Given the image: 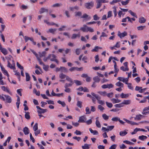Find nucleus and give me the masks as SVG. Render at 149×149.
Here are the masks:
<instances>
[{
	"label": "nucleus",
	"mask_w": 149,
	"mask_h": 149,
	"mask_svg": "<svg viewBox=\"0 0 149 149\" xmlns=\"http://www.w3.org/2000/svg\"><path fill=\"white\" fill-rule=\"evenodd\" d=\"M80 30L84 32H87L89 31L91 32H94V29L91 27H88L86 24L83 25V27L80 28Z\"/></svg>",
	"instance_id": "obj_1"
},
{
	"label": "nucleus",
	"mask_w": 149,
	"mask_h": 149,
	"mask_svg": "<svg viewBox=\"0 0 149 149\" xmlns=\"http://www.w3.org/2000/svg\"><path fill=\"white\" fill-rule=\"evenodd\" d=\"M56 58V56L53 54H49L47 57V58L48 59H50L51 61H55L58 64L59 61Z\"/></svg>",
	"instance_id": "obj_2"
},
{
	"label": "nucleus",
	"mask_w": 149,
	"mask_h": 149,
	"mask_svg": "<svg viewBox=\"0 0 149 149\" xmlns=\"http://www.w3.org/2000/svg\"><path fill=\"white\" fill-rule=\"evenodd\" d=\"M96 2L97 3L96 8L98 9L101 6L102 3H107L109 2V1L106 0H96Z\"/></svg>",
	"instance_id": "obj_3"
},
{
	"label": "nucleus",
	"mask_w": 149,
	"mask_h": 149,
	"mask_svg": "<svg viewBox=\"0 0 149 149\" xmlns=\"http://www.w3.org/2000/svg\"><path fill=\"white\" fill-rule=\"evenodd\" d=\"M94 5V3L92 1L90 2L86 3H85V8L88 9H91L93 7Z\"/></svg>",
	"instance_id": "obj_4"
},
{
	"label": "nucleus",
	"mask_w": 149,
	"mask_h": 149,
	"mask_svg": "<svg viewBox=\"0 0 149 149\" xmlns=\"http://www.w3.org/2000/svg\"><path fill=\"white\" fill-rule=\"evenodd\" d=\"M86 118L85 116H80L78 120L79 123H84L86 122Z\"/></svg>",
	"instance_id": "obj_5"
},
{
	"label": "nucleus",
	"mask_w": 149,
	"mask_h": 149,
	"mask_svg": "<svg viewBox=\"0 0 149 149\" xmlns=\"http://www.w3.org/2000/svg\"><path fill=\"white\" fill-rule=\"evenodd\" d=\"M127 33L126 31H124L122 33H120V32L119 31L118 34V36L121 38L127 36Z\"/></svg>",
	"instance_id": "obj_6"
},
{
	"label": "nucleus",
	"mask_w": 149,
	"mask_h": 149,
	"mask_svg": "<svg viewBox=\"0 0 149 149\" xmlns=\"http://www.w3.org/2000/svg\"><path fill=\"white\" fill-rule=\"evenodd\" d=\"M6 97V101L7 103H10L12 102L11 98L10 96L8 95H3Z\"/></svg>",
	"instance_id": "obj_7"
},
{
	"label": "nucleus",
	"mask_w": 149,
	"mask_h": 149,
	"mask_svg": "<svg viewBox=\"0 0 149 149\" xmlns=\"http://www.w3.org/2000/svg\"><path fill=\"white\" fill-rule=\"evenodd\" d=\"M8 65H7V67L10 68L11 69H13V70H15V63H14V65H12L10 63L9 61H8Z\"/></svg>",
	"instance_id": "obj_8"
},
{
	"label": "nucleus",
	"mask_w": 149,
	"mask_h": 149,
	"mask_svg": "<svg viewBox=\"0 0 149 149\" xmlns=\"http://www.w3.org/2000/svg\"><path fill=\"white\" fill-rule=\"evenodd\" d=\"M146 21V19L143 17H141L139 19V22L140 24L144 23Z\"/></svg>",
	"instance_id": "obj_9"
},
{
	"label": "nucleus",
	"mask_w": 149,
	"mask_h": 149,
	"mask_svg": "<svg viewBox=\"0 0 149 149\" xmlns=\"http://www.w3.org/2000/svg\"><path fill=\"white\" fill-rule=\"evenodd\" d=\"M23 131L25 135L28 134L29 133V128L26 127H25L24 128Z\"/></svg>",
	"instance_id": "obj_10"
},
{
	"label": "nucleus",
	"mask_w": 149,
	"mask_h": 149,
	"mask_svg": "<svg viewBox=\"0 0 149 149\" xmlns=\"http://www.w3.org/2000/svg\"><path fill=\"white\" fill-rule=\"evenodd\" d=\"M89 130L91 133L93 134L94 135H98L99 133L98 131L96 130H93L91 128L89 129Z\"/></svg>",
	"instance_id": "obj_11"
},
{
	"label": "nucleus",
	"mask_w": 149,
	"mask_h": 149,
	"mask_svg": "<svg viewBox=\"0 0 149 149\" xmlns=\"http://www.w3.org/2000/svg\"><path fill=\"white\" fill-rule=\"evenodd\" d=\"M81 18L87 19L90 20L91 19V17L87 15L86 13H84L83 15L81 17Z\"/></svg>",
	"instance_id": "obj_12"
},
{
	"label": "nucleus",
	"mask_w": 149,
	"mask_h": 149,
	"mask_svg": "<svg viewBox=\"0 0 149 149\" xmlns=\"http://www.w3.org/2000/svg\"><path fill=\"white\" fill-rule=\"evenodd\" d=\"M48 10L47 9H45L44 8H40L39 12L40 14L42 13L45 12H48Z\"/></svg>",
	"instance_id": "obj_13"
},
{
	"label": "nucleus",
	"mask_w": 149,
	"mask_h": 149,
	"mask_svg": "<svg viewBox=\"0 0 149 149\" xmlns=\"http://www.w3.org/2000/svg\"><path fill=\"white\" fill-rule=\"evenodd\" d=\"M120 97L122 98H127L129 96L128 94H124L123 93H122L120 95Z\"/></svg>",
	"instance_id": "obj_14"
},
{
	"label": "nucleus",
	"mask_w": 149,
	"mask_h": 149,
	"mask_svg": "<svg viewBox=\"0 0 149 149\" xmlns=\"http://www.w3.org/2000/svg\"><path fill=\"white\" fill-rule=\"evenodd\" d=\"M131 102V101L130 100H124L122 103L123 105L124 104L128 105L130 104Z\"/></svg>",
	"instance_id": "obj_15"
},
{
	"label": "nucleus",
	"mask_w": 149,
	"mask_h": 149,
	"mask_svg": "<svg viewBox=\"0 0 149 149\" xmlns=\"http://www.w3.org/2000/svg\"><path fill=\"white\" fill-rule=\"evenodd\" d=\"M93 80L94 82L98 83L100 81V79L98 76H96L93 78Z\"/></svg>",
	"instance_id": "obj_16"
},
{
	"label": "nucleus",
	"mask_w": 149,
	"mask_h": 149,
	"mask_svg": "<svg viewBox=\"0 0 149 149\" xmlns=\"http://www.w3.org/2000/svg\"><path fill=\"white\" fill-rule=\"evenodd\" d=\"M47 111V109H44L42 108L41 110H38L37 111V112L38 114H41L44 113H45Z\"/></svg>",
	"instance_id": "obj_17"
},
{
	"label": "nucleus",
	"mask_w": 149,
	"mask_h": 149,
	"mask_svg": "<svg viewBox=\"0 0 149 149\" xmlns=\"http://www.w3.org/2000/svg\"><path fill=\"white\" fill-rule=\"evenodd\" d=\"M144 116L141 114L137 115H136V117L135 118V119L138 120L141 119V117H143Z\"/></svg>",
	"instance_id": "obj_18"
},
{
	"label": "nucleus",
	"mask_w": 149,
	"mask_h": 149,
	"mask_svg": "<svg viewBox=\"0 0 149 149\" xmlns=\"http://www.w3.org/2000/svg\"><path fill=\"white\" fill-rule=\"evenodd\" d=\"M25 118L27 119H29L30 118V116L29 115L30 113L29 112H25Z\"/></svg>",
	"instance_id": "obj_19"
},
{
	"label": "nucleus",
	"mask_w": 149,
	"mask_h": 149,
	"mask_svg": "<svg viewBox=\"0 0 149 149\" xmlns=\"http://www.w3.org/2000/svg\"><path fill=\"white\" fill-rule=\"evenodd\" d=\"M25 42H26L29 40H30L31 41V40H33V38L32 37L30 38L28 36H25L24 37Z\"/></svg>",
	"instance_id": "obj_20"
},
{
	"label": "nucleus",
	"mask_w": 149,
	"mask_h": 149,
	"mask_svg": "<svg viewBox=\"0 0 149 149\" xmlns=\"http://www.w3.org/2000/svg\"><path fill=\"white\" fill-rule=\"evenodd\" d=\"M0 50L4 55H6L8 54L7 51L5 48H2Z\"/></svg>",
	"instance_id": "obj_21"
},
{
	"label": "nucleus",
	"mask_w": 149,
	"mask_h": 149,
	"mask_svg": "<svg viewBox=\"0 0 149 149\" xmlns=\"http://www.w3.org/2000/svg\"><path fill=\"white\" fill-rule=\"evenodd\" d=\"M111 100L112 101V102L113 104L119 103L121 102V100H118V99H116L114 98H112L111 99Z\"/></svg>",
	"instance_id": "obj_22"
},
{
	"label": "nucleus",
	"mask_w": 149,
	"mask_h": 149,
	"mask_svg": "<svg viewBox=\"0 0 149 149\" xmlns=\"http://www.w3.org/2000/svg\"><path fill=\"white\" fill-rule=\"evenodd\" d=\"M118 79L120 81L123 82H125V84H126V80L125 78L121 77H119L118 78Z\"/></svg>",
	"instance_id": "obj_23"
},
{
	"label": "nucleus",
	"mask_w": 149,
	"mask_h": 149,
	"mask_svg": "<svg viewBox=\"0 0 149 149\" xmlns=\"http://www.w3.org/2000/svg\"><path fill=\"white\" fill-rule=\"evenodd\" d=\"M99 49H102V48L100 47H99L97 46H95L94 48L93 49L91 50V52H97L98 51Z\"/></svg>",
	"instance_id": "obj_24"
},
{
	"label": "nucleus",
	"mask_w": 149,
	"mask_h": 149,
	"mask_svg": "<svg viewBox=\"0 0 149 149\" xmlns=\"http://www.w3.org/2000/svg\"><path fill=\"white\" fill-rule=\"evenodd\" d=\"M89 146L90 145L86 143L84 144V146H82V148L83 149H89L90 148Z\"/></svg>",
	"instance_id": "obj_25"
},
{
	"label": "nucleus",
	"mask_w": 149,
	"mask_h": 149,
	"mask_svg": "<svg viewBox=\"0 0 149 149\" xmlns=\"http://www.w3.org/2000/svg\"><path fill=\"white\" fill-rule=\"evenodd\" d=\"M74 81L77 86H80L82 84V83L81 81L79 80H74Z\"/></svg>",
	"instance_id": "obj_26"
},
{
	"label": "nucleus",
	"mask_w": 149,
	"mask_h": 149,
	"mask_svg": "<svg viewBox=\"0 0 149 149\" xmlns=\"http://www.w3.org/2000/svg\"><path fill=\"white\" fill-rule=\"evenodd\" d=\"M26 76V81H29L30 80V77L29 74L27 73H25Z\"/></svg>",
	"instance_id": "obj_27"
},
{
	"label": "nucleus",
	"mask_w": 149,
	"mask_h": 149,
	"mask_svg": "<svg viewBox=\"0 0 149 149\" xmlns=\"http://www.w3.org/2000/svg\"><path fill=\"white\" fill-rule=\"evenodd\" d=\"M116 85L117 86H118V87H123L124 86V84L123 83H122L121 82L118 81L116 83Z\"/></svg>",
	"instance_id": "obj_28"
},
{
	"label": "nucleus",
	"mask_w": 149,
	"mask_h": 149,
	"mask_svg": "<svg viewBox=\"0 0 149 149\" xmlns=\"http://www.w3.org/2000/svg\"><path fill=\"white\" fill-rule=\"evenodd\" d=\"M147 138V137L146 136L143 135L140 136L139 137V139L142 141L144 140L145 139H146Z\"/></svg>",
	"instance_id": "obj_29"
},
{
	"label": "nucleus",
	"mask_w": 149,
	"mask_h": 149,
	"mask_svg": "<svg viewBox=\"0 0 149 149\" xmlns=\"http://www.w3.org/2000/svg\"><path fill=\"white\" fill-rule=\"evenodd\" d=\"M114 107L116 108H120L123 107L124 105L123 104L122 102L119 104H116L114 105Z\"/></svg>",
	"instance_id": "obj_30"
},
{
	"label": "nucleus",
	"mask_w": 149,
	"mask_h": 149,
	"mask_svg": "<svg viewBox=\"0 0 149 149\" xmlns=\"http://www.w3.org/2000/svg\"><path fill=\"white\" fill-rule=\"evenodd\" d=\"M126 84L127 85L128 88L132 90H133V87L132 86V84L131 83H128L127 82L126 83Z\"/></svg>",
	"instance_id": "obj_31"
},
{
	"label": "nucleus",
	"mask_w": 149,
	"mask_h": 149,
	"mask_svg": "<svg viewBox=\"0 0 149 149\" xmlns=\"http://www.w3.org/2000/svg\"><path fill=\"white\" fill-rule=\"evenodd\" d=\"M82 102L81 101H78L77 103V105L80 108H81L82 107Z\"/></svg>",
	"instance_id": "obj_32"
},
{
	"label": "nucleus",
	"mask_w": 149,
	"mask_h": 149,
	"mask_svg": "<svg viewBox=\"0 0 149 149\" xmlns=\"http://www.w3.org/2000/svg\"><path fill=\"white\" fill-rule=\"evenodd\" d=\"M146 27L145 26H138L137 28V29L139 31H141L143 30V29Z\"/></svg>",
	"instance_id": "obj_33"
},
{
	"label": "nucleus",
	"mask_w": 149,
	"mask_h": 149,
	"mask_svg": "<svg viewBox=\"0 0 149 149\" xmlns=\"http://www.w3.org/2000/svg\"><path fill=\"white\" fill-rule=\"evenodd\" d=\"M57 102L62 105L63 107H65L66 105V104L64 102H62L60 100H58L57 101Z\"/></svg>",
	"instance_id": "obj_34"
},
{
	"label": "nucleus",
	"mask_w": 149,
	"mask_h": 149,
	"mask_svg": "<svg viewBox=\"0 0 149 149\" xmlns=\"http://www.w3.org/2000/svg\"><path fill=\"white\" fill-rule=\"evenodd\" d=\"M66 79L67 81L70 82L71 83L74 84L72 80L68 76H67L66 77Z\"/></svg>",
	"instance_id": "obj_35"
},
{
	"label": "nucleus",
	"mask_w": 149,
	"mask_h": 149,
	"mask_svg": "<svg viewBox=\"0 0 149 149\" xmlns=\"http://www.w3.org/2000/svg\"><path fill=\"white\" fill-rule=\"evenodd\" d=\"M140 128H136L134 130V131L131 133V134L133 135L136 134L138 131H140Z\"/></svg>",
	"instance_id": "obj_36"
},
{
	"label": "nucleus",
	"mask_w": 149,
	"mask_h": 149,
	"mask_svg": "<svg viewBox=\"0 0 149 149\" xmlns=\"http://www.w3.org/2000/svg\"><path fill=\"white\" fill-rule=\"evenodd\" d=\"M17 65L20 69L22 70H24L23 67L21 66L18 62L17 63Z\"/></svg>",
	"instance_id": "obj_37"
},
{
	"label": "nucleus",
	"mask_w": 149,
	"mask_h": 149,
	"mask_svg": "<svg viewBox=\"0 0 149 149\" xmlns=\"http://www.w3.org/2000/svg\"><path fill=\"white\" fill-rule=\"evenodd\" d=\"M38 129V124L37 123H36L35 124L33 127V130L34 131H36Z\"/></svg>",
	"instance_id": "obj_38"
},
{
	"label": "nucleus",
	"mask_w": 149,
	"mask_h": 149,
	"mask_svg": "<svg viewBox=\"0 0 149 149\" xmlns=\"http://www.w3.org/2000/svg\"><path fill=\"white\" fill-rule=\"evenodd\" d=\"M100 95L105 96L106 95L107 92L106 91H100L98 92Z\"/></svg>",
	"instance_id": "obj_39"
},
{
	"label": "nucleus",
	"mask_w": 149,
	"mask_h": 149,
	"mask_svg": "<svg viewBox=\"0 0 149 149\" xmlns=\"http://www.w3.org/2000/svg\"><path fill=\"white\" fill-rule=\"evenodd\" d=\"M121 1V0H113L111 2H110L111 5H113L115 3Z\"/></svg>",
	"instance_id": "obj_40"
},
{
	"label": "nucleus",
	"mask_w": 149,
	"mask_h": 149,
	"mask_svg": "<svg viewBox=\"0 0 149 149\" xmlns=\"http://www.w3.org/2000/svg\"><path fill=\"white\" fill-rule=\"evenodd\" d=\"M106 103L107 106L109 108H111L113 106V104L111 103H110L107 102H106Z\"/></svg>",
	"instance_id": "obj_41"
},
{
	"label": "nucleus",
	"mask_w": 149,
	"mask_h": 149,
	"mask_svg": "<svg viewBox=\"0 0 149 149\" xmlns=\"http://www.w3.org/2000/svg\"><path fill=\"white\" fill-rule=\"evenodd\" d=\"M128 12L132 16L137 17V16L136 15V14L135 13L133 12L131 10H129L128 11Z\"/></svg>",
	"instance_id": "obj_42"
},
{
	"label": "nucleus",
	"mask_w": 149,
	"mask_h": 149,
	"mask_svg": "<svg viewBox=\"0 0 149 149\" xmlns=\"http://www.w3.org/2000/svg\"><path fill=\"white\" fill-rule=\"evenodd\" d=\"M127 134V132L125 131H120V136H123Z\"/></svg>",
	"instance_id": "obj_43"
},
{
	"label": "nucleus",
	"mask_w": 149,
	"mask_h": 149,
	"mask_svg": "<svg viewBox=\"0 0 149 149\" xmlns=\"http://www.w3.org/2000/svg\"><path fill=\"white\" fill-rule=\"evenodd\" d=\"M75 13V16L76 17H77V16L80 17L81 16L82 13L81 12L78 11L77 12H76Z\"/></svg>",
	"instance_id": "obj_44"
},
{
	"label": "nucleus",
	"mask_w": 149,
	"mask_h": 149,
	"mask_svg": "<svg viewBox=\"0 0 149 149\" xmlns=\"http://www.w3.org/2000/svg\"><path fill=\"white\" fill-rule=\"evenodd\" d=\"M96 125V126L100 128L101 127V126L99 121L98 120H96L95 122Z\"/></svg>",
	"instance_id": "obj_45"
},
{
	"label": "nucleus",
	"mask_w": 149,
	"mask_h": 149,
	"mask_svg": "<svg viewBox=\"0 0 149 149\" xmlns=\"http://www.w3.org/2000/svg\"><path fill=\"white\" fill-rule=\"evenodd\" d=\"M62 5L61 3H56L54 4L52 6L53 7H60Z\"/></svg>",
	"instance_id": "obj_46"
},
{
	"label": "nucleus",
	"mask_w": 149,
	"mask_h": 149,
	"mask_svg": "<svg viewBox=\"0 0 149 149\" xmlns=\"http://www.w3.org/2000/svg\"><path fill=\"white\" fill-rule=\"evenodd\" d=\"M80 36V35L79 34H73L72 35V36L71 37V38L72 39H74L76 38L77 36Z\"/></svg>",
	"instance_id": "obj_47"
},
{
	"label": "nucleus",
	"mask_w": 149,
	"mask_h": 149,
	"mask_svg": "<svg viewBox=\"0 0 149 149\" xmlns=\"http://www.w3.org/2000/svg\"><path fill=\"white\" fill-rule=\"evenodd\" d=\"M66 76L65 74H63V73H61L59 75V77L61 79H63L66 77Z\"/></svg>",
	"instance_id": "obj_48"
},
{
	"label": "nucleus",
	"mask_w": 149,
	"mask_h": 149,
	"mask_svg": "<svg viewBox=\"0 0 149 149\" xmlns=\"http://www.w3.org/2000/svg\"><path fill=\"white\" fill-rule=\"evenodd\" d=\"M123 142L124 143H126L127 144H129L130 145H133L134 144V143L127 140L124 141Z\"/></svg>",
	"instance_id": "obj_49"
},
{
	"label": "nucleus",
	"mask_w": 149,
	"mask_h": 149,
	"mask_svg": "<svg viewBox=\"0 0 149 149\" xmlns=\"http://www.w3.org/2000/svg\"><path fill=\"white\" fill-rule=\"evenodd\" d=\"M43 69L45 70V71H47L48 70V68H49V66L48 65H46L45 64H43Z\"/></svg>",
	"instance_id": "obj_50"
},
{
	"label": "nucleus",
	"mask_w": 149,
	"mask_h": 149,
	"mask_svg": "<svg viewBox=\"0 0 149 149\" xmlns=\"http://www.w3.org/2000/svg\"><path fill=\"white\" fill-rule=\"evenodd\" d=\"M119 119L120 118L118 117H114L112 118L111 120L117 122L119 121Z\"/></svg>",
	"instance_id": "obj_51"
},
{
	"label": "nucleus",
	"mask_w": 149,
	"mask_h": 149,
	"mask_svg": "<svg viewBox=\"0 0 149 149\" xmlns=\"http://www.w3.org/2000/svg\"><path fill=\"white\" fill-rule=\"evenodd\" d=\"M40 57H42L43 56H45L46 54V52L45 51H43L42 52V53L41 54L40 52Z\"/></svg>",
	"instance_id": "obj_52"
},
{
	"label": "nucleus",
	"mask_w": 149,
	"mask_h": 149,
	"mask_svg": "<svg viewBox=\"0 0 149 149\" xmlns=\"http://www.w3.org/2000/svg\"><path fill=\"white\" fill-rule=\"evenodd\" d=\"M61 72H65L67 71V68L61 66Z\"/></svg>",
	"instance_id": "obj_53"
},
{
	"label": "nucleus",
	"mask_w": 149,
	"mask_h": 149,
	"mask_svg": "<svg viewBox=\"0 0 149 149\" xmlns=\"http://www.w3.org/2000/svg\"><path fill=\"white\" fill-rule=\"evenodd\" d=\"M86 114H89L91 113V111H90L89 108L88 107H87L86 109Z\"/></svg>",
	"instance_id": "obj_54"
},
{
	"label": "nucleus",
	"mask_w": 149,
	"mask_h": 149,
	"mask_svg": "<svg viewBox=\"0 0 149 149\" xmlns=\"http://www.w3.org/2000/svg\"><path fill=\"white\" fill-rule=\"evenodd\" d=\"M102 117L105 120H107L109 118V116L105 114H102Z\"/></svg>",
	"instance_id": "obj_55"
},
{
	"label": "nucleus",
	"mask_w": 149,
	"mask_h": 149,
	"mask_svg": "<svg viewBox=\"0 0 149 149\" xmlns=\"http://www.w3.org/2000/svg\"><path fill=\"white\" fill-rule=\"evenodd\" d=\"M97 108L98 109H100L102 111H103L104 109V107L100 105L98 106Z\"/></svg>",
	"instance_id": "obj_56"
},
{
	"label": "nucleus",
	"mask_w": 149,
	"mask_h": 149,
	"mask_svg": "<svg viewBox=\"0 0 149 149\" xmlns=\"http://www.w3.org/2000/svg\"><path fill=\"white\" fill-rule=\"evenodd\" d=\"M65 14L66 16L67 17L69 18L70 17V15L69 14V12L68 10H65Z\"/></svg>",
	"instance_id": "obj_57"
},
{
	"label": "nucleus",
	"mask_w": 149,
	"mask_h": 149,
	"mask_svg": "<svg viewBox=\"0 0 149 149\" xmlns=\"http://www.w3.org/2000/svg\"><path fill=\"white\" fill-rule=\"evenodd\" d=\"M1 30L0 31V32L2 33L3 31H4L5 28L6 27V26L4 24H1Z\"/></svg>",
	"instance_id": "obj_58"
},
{
	"label": "nucleus",
	"mask_w": 149,
	"mask_h": 149,
	"mask_svg": "<svg viewBox=\"0 0 149 149\" xmlns=\"http://www.w3.org/2000/svg\"><path fill=\"white\" fill-rule=\"evenodd\" d=\"M93 19L95 20H97L99 19L100 18L97 16V15L95 14L93 16Z\"/></svg>",
	"instance_id": "obj_59"
},
{
	"label": "nucleus",
	"mask_w": 149,
	"mask_h": 149,
	"mask_svg": "<svg viewBox=\"0 0 149 149\" xmlns=\"http://www.w3.org/2000/svg\"><path fill=\"white\" fill-rule=\"evenodd\" d=\"M46 101L49 104H52L53 105L54 104V101L53 100H47Z\"/></svg>",
	"instance_id": "obj_60"
},
{
	"label": "nucleus",
	"mask_w": 149,
	"mask_h": 149,
	"mask_svg": "<svg viewBox=\"0 0 149 149\" xmlns=\"http://www.w3.org/2000/svg\"><path fill=\"white\" fill-rule=\"evenodd\" d=\"M113 93L112 92H111L109 93H107V96L109 97H112Z\"/></svg>",
	"instance_id": "obj_61"
},
{
	"label": "nucleus",
	"mask_w": 149,
	"mask_h": 149,
	"mask_svg": "<svg viewBox=\"0 0 149 149\" xmlns=\"http://www.w3.org/2000/svg\"><path fill=\"white\" fill-rule=\"evenodd\" d=\"M61 28H60L58 29V30L60 31H64V29H63V28H66V26L64 25H63L61 26Z\"/></svg>",
	"instance_id": "obj_62"
},
{
	"label": "nucleus",
	"mask_w": 149,
	"mask_h": 149,
	"mask_svg": "<svg viewBox=\"0 0 149 149\" xmlns=\"http://www.w3.org/2000/svg\"><path fill=\"white\" fill-rule=\"evenodd\" d=\"M95 61L96 62H97L99 61V56L98 55H96L95 57Z\"/></svg>",
	"instance_id": "obj_63"
},
{
	"label": "nucleus",
	"mask_w": 149,
	"mask_h": 149,
	"mask_svg": "<svg viewBox=\"0 0 149 149\" xmlns=\"http://www.w3.org/2000/svg\"><path fill=\"white\" fill-rule=\"evenodd\" d=\"M116 145L113 144L109 148V149H116Z\"/></svg>",
	"instance_id": "obj_64"
}]
</instances>
